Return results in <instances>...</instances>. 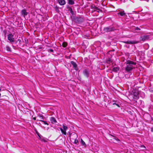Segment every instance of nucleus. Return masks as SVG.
Here are the masks:
<instances>
[{
    "label": "nucleus",
    "mask_w": 153,
    "mask_h": 153,
    "mask_svg": "<svg viewBox=\"0 0 153 153\" xmlns=\"http://www.w3.org/2000/svg\"><path fill=\"white\" fill-rule=\"evenodd\" d=\"M132 65H135L136 63L132 61H128L127 63V66L126 68V70L127 71L131 70L133 68Z\"/></svg>",
    "instance_id": "1"
},
{
    "label": "nucleus",
    "mask_w": 153,
    "mask_h": 153,
    "mask_svg": "<svg viewBox=\"0 0 153 153\" xmlns=\"http://www.w3.org/2000/svg\"><path fill=\"white\" fill-rule=\"evenodd\" d=\"M60 130H61L62 134L65 135H66L67 133L66 132V130L68 129V127L64 125H62V128H59Z\"/></svg>",
    "instance_id": "2"
},
{
    "label": "nucleus",
    "mask_w": 153,
    "mask_h": 153,
    "mask_svg": "<svg viewBox=\"0 0 153 153\" xmlns=\"http://www.w3.org/2000/svg\"><path fill=\"white\" fill-rule=\"evenodd\" d=\"M150 38L151 37L150 35H145L141 36L140 37V41H144Z\"/></svg>",
    "instance_id": "3"
},
{
    "label": "nucleus",
    "mask_w": 153,
    "mask_h": 153,
    "mask_svg": "<svg viewBox=\"0 0 153 153\" xmlns=\"http://www.w3.org/2000/svg\"><path fill=\"white\" fill-rule=\"evenodd\" d=\"M75 20L76 22L78 23H80L83 22L84 20V19L82 17H79L76 18Z\"/></svg>",
    "instance_id": "4"
},
{
    "label": "nucleus",
    "mask_w": 153,
    "mask_h": 153,
    "mask_svg": "<svg viewBox=\"0 0 153 153\" xmlns=\"http://www.w3.org/2000/svg\"><path fill=\"white\" fill-rule=\"evenodd\" d=\"M89 70L88 69H85L83 71L84 75L88 78L89 75Z\"/></svg>",
    "instance_id": "5"
},
{
    "label": "nucleus",
    "mask_w": 153,
    "mask_h": 153,
    "mask_svg": "<svg viewBox=\"0 0 153 153\" xmlns=\"http://www.w3.org/2000/svg\"><path fill=\"white\" fill-rule=\"evenodd\" d=\"M13 35L11 34H10L8 35V39L11 42H14V39L13 37Z\"/></svg>",
    "instance_id": "6"
},
{
    "label": "nucleus",
    "mask_w": 153,
    "mask_h": 153,
    "mask_svg": "<svg viewBox=\"0 0 153 153\" xmlns=\"http://www.w3.org/2000/svg\"><path fill=\"white\" fill-rule=\"evenodd\" d=\"M114 29L113 27H107L104 29V30L105 32H110L113 31Z\"/></svg>",
    "instance_id": "7"
},
{
    "label": "nucleus",
    "mask_w": 153,
    "mask_h": 153,
    "mask_svg": "<svg viewBox=\"0 0 153 153\" xmlns=\"http://www.w3.org/2000/svg\"><path fill=\"white\" fill-rule=\"evenodd\" d=\"M139 93L138 91H137L133 93L134 98L135 99H139Z\"/></svg>",
    "instance_id": "8"
},
{
    "label": "nucleus",
    "mask_w": 153,
    "mask_h": 153,
    "mask_svg": "<svg viewBox=\"0 0 153 153\" xmlns=\"http://www.w3.org/2000/svg\"><path fill=\"white\" fill-rule=\"evenodd\" d=\"M123 42L124 43L128 44H134L137 43V42L134 41H124Z\"/></svg>",
    "instance_id": "9"
},
{
    "label": "nucleus",
    "mask_w": 153,
    "mask_h": 153,
    "mask_svg": "<svg viewBox=\"0 0 153 153\" xmlns=\"http://www.w3.org/2000/svg\"><path fill=\"white\" fill-rule=\"evenodd\" d=\"M71 134V136H70V137L71 136V138L72 140H74L75 139L77 138V135L75 133H72Z\"/></svg>",
    "instance_id": "10"
},
{
    "label": "nucleus",
    "mask_w": 153,
    "mask_h": 153,
    "mask_svg": "<svg viewBox=\"0 0 153 153\" xmlns=\"http://www.w3.org/2000/svg\"><path fill=\"white\" fill-rule=\"evenodd\" d=\"M21 14L23 16L25 17L28 14V13L26 12V11L25 9H23L21 11Z\"/></svg>",
    "instance_id": "11"
},
{
    "label": "nucleus",
    "mask_w": 153,
    "mask_h": 153,
    "mask_svg": "<svg viewBox=\"0 0 153 153\" xmlns=\"http://www.w3.org/2000/svg\"><path fill=\"white\" fill-rule=\"evenodd\" d=\"M58 2L61 5H64L66 3L65 0H58Z\"/></svg>",
    "instance_id": "12"
},
{
    "label": "nucleus",
    "mask_w": 153,
    "mask_h": 153,
    "mask_svg": "<svg viewBox=\"0 0 153 153\" xmlns=\"http://www.w3.org/2000/svg\"><path fill=\"white\" fill-rule=\"evenodd\" d=\"M50 120L52 123L54 124L57 122V121L55 118L53 117H51Z\"/></svg>",
    "instance_id": "13"
},
{
    "label": "nucleus",
    "mask_w": 153,
    "mask_h": 153,
    "mask_svg": "<svg viewBox=\"0 0 153 153\" xmlns=\"http://www.w3.org/2000/svg\"><path fill=\"white\" fill-rule=\"evenodd\" d=\"M118 15H120L121 16H124L126 15L124 11H119V12L117 13Z\"/></svg>",
    "instance_id": "14"
},
{
    "label": "nucleus",
    "mask_w": 153,
    "mask_h": 153,
    "mask_svg": "<svg viewBox=\"0 0 153 153\" xmlns=\"http://www.w3.org/2000/svg\"><path fill=\"white\" fill-rule=\"evenodd\" d=\"M71 63L73 66V67L75 69L77 67V65L73 61H71Z\"/></svg>",
    "instance_id": "15"
},
{
    "label": "nucleus",
    "mask_w": 153,
    "mask_h": 153,
    "mask_svg": "<svg viewBox=\"0 0 153 153\" xmlns=\"http://www.w3.org/2000/svg\"><path fill=\"white\" fill-rule=\"evenodd\" d=\"M119 70V68L118 67H114L112 69V71H113L114 72H116L118 71Z\"/></svg>",
    "instance_id": "16"
},
{
    "label": "nucleus",
    "mask_w": 153,
    "mask_h": 153,
    "mask_svg": "<svg viewBox=\"0 0 153 153\" xmlns=\"http://www.w3.org/2000/svg\"><path fill=\"white\" fill-rule=\"evenodd\" d=\"M68 1V3L69 4L72 5L74 4V2L73 0H67Z\"/></svg>",
    "instance_id": "17"
},
{
    "label": "nucleus",
    "mask_w": 153,
    "mask_h": 153,
    "mask_svg": "<svg viewBox=\"0 0 153 153\" xmlns=\"http://www.w3.org/2000/svg\"><path fill=\"white\" fill-rule=\"evenodd\" d=\"M39 119L38 120H39L41 121L42 122L43 120L44 119L43 116L42 115H39Z\"/></svg>",
    "instance_id": "18"
},
{
    "label": "nucleus",
    "mask_w": 153,
    "mask_h": 153,
    "mask_svg": "<svg viewBox=\"0 0 153 153\" xmlns=\"http://www.w3.org/2000/svg\"><path fill=\"white\" fill-rule=\"evenodd\" d=\"M81 143L82 145L84 146L85 147L86 146L85 143L83 141L82 139H81Z\"/></svg>",
    "instance_id": "19"
},
{
    "label": "nucleus",
    "mask_w": 153,
    "mask_h": 153,
    "mask_svg": "<svg viewBox=\"0 0 153 153\" xmlns=\"http://www.w3.org/2000/svg\"><path fill=\"white\" fill-rule=\"evenodd\" d=\"M62 45L63 47H65L67 45V43L66 42H64L63 43Z\"/></svg>",
    "instance_id": "20"
},
{
    "label": "nucleus",
    "mask_w": 153,
    "mask_h": 153,
    "mask_svg": "<svg viewBox=\"0 0 153 153\" xmlns=\"http://www.w3.org/2000/svg\"><path fill=\"white\" fill-rule=\"evenodd\" d=\"M68 10L72 14H73L74 13L73 11L72 10V9L71 8H69Z\"/></svg>",
    "instance_id": "21"
},
{
    "label": "nucleus",
    "mask_w": 153,
    "mask_h": 153,
    "mask_svg": "<svg viewBox=\"0 0 153 153\" xmlns=\"http://www.w3.org/2000/svg\"><path fill=\"white\" fill-rule=\"evenodd\" d=\"M74 140V143L76 144L78 142V140L77 139V138L75 139Z\"/></svg>",
    "instance_id": "22"
},
{
    "label": "nucleus",
    "mask_w": 153,
    "mask_h": 153,
    "mask_svg": "<svg viewBox=\"0 0 153 153\" xmlns=\"http://www.w3.org/2000/svg\"><path fill=\"white\" fill-rule=\"evenodd\" d=\"M94 9V11H97V10H99V9L97 7L94 6L93 7Z\"/></svg>",
    "instance_id": "23"
},
{
    "label": "nucleus",
    "mask_w": 153,
    "mask_h": 153,
    "mask_svg": "<svg viewBox=\"0 0 153 153\" xmlns=\"http://www.w3.org/2000/svg\"><path fill=\"white\" fill-rule=\"evenodd\" d=\"M7 50V51H10L11 49L10 47L9 46H7L6 47Z\"/></svg>",
    "instance_id": "24"
},
{
    "label": "nucleus",
    "mask_w": 153,
    "mask_h": 153,
    "mask_svg": "<svg viewBox=\"0 0 153 153\" xmlns=\"http://www.w3.org/2000/svg\"><path fill=\"white\" fill-rule=\"evenodd\" d=\"M48 51L49 52H53V50L52 49H50L48 50Z\"/></svg>",
    "instance_id": "25"
},
{
    "label": "nucleus",
    "mask_w": 153,
    "mask_h": 153,
    "mask_svg": "<svg viewBox=\"0 0 153 153\" xmlns=\"http://www.w3.org/2000/svg\"><path fill=\"white\" fill-rule=\"evenodd\" d=\"M42 122H43L45 124L47 125H48V124L46 121L43 120Z\"/></svg>",
    "instance_id": "26"
},
{
    "label": "nucleus",
    "mask_w": 153,
    "mask_h": 153,
    "mask_svg": "<svg viewBox=\"0 0 153 153\" xmlns=\"http://www.w3.org/2000/svg\"><path fill=\"white\" fill-rule=\"evenodd\" d=\"M134 30H140V28H138V27H136L134 28Z\"/></svg>",
    "instance_id": "27"
},
{
    "label": "nucleus",
    "mask_w": 153,
    "mask_h": 153,
    "mask_svg": "<svg viewBox=\"0 0 153 153\" xmlns=\"http://www.w3.org/2000/svg\"><path fill=\"white\" fill-rule=\"evenodd\" d=\"M113 105H117V106H118V107H119L120 106L118 104H116V103H113Z\"/></svg>",
    "instance_id": "28"
},
{
    "label": "nucleus",
    "mask_w": 153,
    "mask_h": 153,
    "mask_svg": "<svg viewBox=\"0 0 153 153\" xmlns=\"http://www.w3.org/2000/svg\"><path fill=\"white\" fill-rule=\"evenodd\" d=\"M140 147H141V148H143H143H146V147L145 146L143 145H142L140 146Z\"/></svg>",
    "instance_id": "29"
},
{
    "label": "nucleus",
    "mask_w": 153,
    "mask_h": 153,
    "mask_svg": "<svg viewBox=\"0 0 153 153\" xmlns=\"http://www.w3.org/2000/svg\"><path fill=\"white\" fill-rule=\"evenodd\" d=\"M100 11H102L101 10H97L96 11L97 12H98L99 13Z\"/></svg>",
    "instance_id": "30"
},
{
    "label": "nucleus",
    "mask_w": 153,
    "mask_h": 153,
    "mask_svg": "<svg viewBox=\"0 0 153 153\" xmlns=\"http://www.w3.org/2000/svg\"><path fill=\"white\" fill-rule=\"evenodd\" d=\"M112 102H113V103H115L116 102V101L115 100H112Z\"/></svg>",
    "instance_id": "31"
},
{
    "label": "nucleus",
    "mask_w": 153,
    "mask_h": 153,
    "mask_svg": "<svg viewBox=\"0 0 153 153\" xmlns=\"http://www.w3.org/2000/svg\"><path fill=\"white\" fill-rule=\"evenodd\" d=\"M153 132V128H152V130H151Z\"/></svg>",
    "instance_id": "32"
},
{
    "label": "nucleus",
    "mask_w": 153,
    "mask_h": 153,
    "mask_svg": "<svg viewBox=\"0 0 153 153\" xmlns=\"http://www.w3.org/2000/svg\"><path fill=\"white\" fill-rule=\"evenodd\" d=\"M37 135L39 136V137H40V136H39V133H38V134H37Z\"/></svg>",
    "instance_id": "33"
},
{
    "label": "nucleus",
    "mask_w": 153,
    "mask_h": 153,
    "mask_svg": "<svg viewBox=\"0 0 153 153\" xmlns=\"http://www.w3.org/2000/svg\"><path fill=\"white\" fill-rule=\"evenodd\" d=\"M33 119L34 120H36V119L35 118H33Z\"/></svg>",
    "instance_id": "34"
},
{
    "label": "nucleus",
    "mask_w": 153,
    "mask_h": 153,
    "mask_svg": "<svg viewBox=\"0 0 153 153\" xmlns=\"http://www.w3.org/2000/svg\"><path fill=\"white\" fill-rule=\"evenodd\" d=\"M36 133L37 134H38L39 133L37 131H36Z\"/></svg>",
    "instance_id": "35"
},
{
    "label": "nucleus",
    "mask_w": 153,
    "mask_h": 153,
    "mask_svg": "<svg viewBox=\"0 0 153 153\" xmlns=\"http://www.w3.org/2000/svg\"><path fill=\"white\" fill-rule=\"evenodd\" d=\"M129 46H128V48L129 47ZM126 46L127 47V45H126Z\"/></svg>",
    "instance_id": "36"
},
{
    "label": "nucleus",
    "mask_w": 153,
    "mask_h": 153,
    "mask_svg": "<svg viewBox=\"0 0 153 153\" xmlns=\"http://www.w3.org/2000/svg\"><path fill=\"white\" fill-rule=\"evenodd\" d=\"M1 91V89H0V91Z\"/></svg>",
    "instance_id": "37"
}]
</instances>
